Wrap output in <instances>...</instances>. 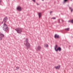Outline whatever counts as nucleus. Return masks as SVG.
Returning <instances> with one entry per match:
<instances>
[{"mask_svg": "<svg viewBox=\"0 0 73 73\" xmlns=\"http://www.w3.org/2000/svg\"><path fill=\"white\" fill-rule=\"evenodd\" d=\"M15 30L19 34H21V32H22V29L21 28H19L17 29H15Z\"/></svg>", "mask_w": 73, "mask_h": 73, "instance_id": "nucleus-3", "label": "nucleus"}, {"mask_svg": "<svg viewBox=\"0 0 73 73\" xmlns=\"http://www.w3.org/2000/svg\"><path fill=\"white\" fill-rule=\"evenodd\" d=\"M8 20V18L7 17H5L3 19V21L2 22V24H3V22H4V24L3 25V26H4L3 27V30L5 31V32H7L8 30V26L7 25H6L5 23L7 22V21Z\"/></svg>", "mask_w": 73, "mask_h": 73, "instance_id": "nucleus-1", "label": "nucleus"}, {"mask_svg": "<svg viewBox=\"0 0 73 73\" xmlns=\"http://www.w3.org/2000/svg\"><path fill=\"white\" fill-rule=\"evenodd\" d=\"M62 22H64V20H62Z\"/></svg>", "mask_w": 73, "mask_h": 73, "instance_id": "nucleus-19", "label": "nucleus"}, {"mask_svg": "<svg viewBox=\"0 0 73 73\" xmlns=\"http://www.w3.org/2000/svg\"><path fill=\"white\" fill-rule=\"evenodd\" d=\"M44 47H46V48H47V47H48V45L47 44H44Z\"/></svg>", "mask_w": 73, "mask_h": 73, "instance_id": "nucleus-11", "label": "nucleus"}, {"mask_svg": "<svg viewBox=\"0 0 73 73\" xmlns=\"http://www.w3.org/2000/svg\"><path fill=\"white\" fill-rule=\"evenodd\" d=\"M52 12V11H51L50 12V14Z\"/></svg>", "mask_w": 73, "mask_h": 73, "instance_id": "nucleus-21", "label": "nucleus"}, {"mask_svg": "<svg viewBox=\"0 0 73 73\" xmlns=\"http://www.w3.org/2000/svg\"><path fill=\"white\" fill-rule=\"evenodd\" d=\"M34 2H35V0H32Z\"/></svg>", "mask_w": 73, "mask_h": 73, "instance_id": "nucleus-20", "label": "nucleus"}, {"mask_svg": "<svg viewBox=\"0 0 73 73\" xmlns=\"http://www.w3.org/2000/svg\"><path fill=\"white\" fill-rule=\"evenodd\" d=\"M36 4H37V5H39V4H38V3H36Z\"/></svg>", "mask_w": 73, "mask_h": 73, "instance_id": "nucleus-23", "label": "nucleus"}, {"mask_svg": "<svg viewBox=\"0 0 73 73\" xmlns=\"http://www.w3.org/2000/svg\"><path fill=\"white\" fill-rule=\"evenodd\" d=\"M54 68L56 69H60V66H55L54 67Z\"/></svg>", "mask_w": 73, "mask_h": 73, "instance_id": "nucleus-8", "label": "nucleus"}, {"mask_svg": "<svg viewBox=\"0 0 73 73\" xmlns=\"http://www.w3.org/2000/svg\"><path fill=\"white\" fill-rule=\"evenodd\" d=\"M41 46H38V47H36V51H40L41 50Z\"/></svg>", "mask_w": 73, "mask_h": 73, "instance_id": "nucleus-4", "label": "nucleus"}, {"mask_svg": "<svg viewBox=\"0 0 73 73\" xmlns=\"http://www.w3.org/2000/svg\"><path fill=\"white\" fill-rule=\"evenodd\" d=\"M52 19H54V20L56 19V18L55 17H53L52 18Z\"/></svg>", "mask_w": 73, "mask_h": 73, "instance_id": "nucleus-18", "label": "nucleus"}, {"mask_svg": "<svg viewBox=\"0 0 73 73\" xmlns=\"http://www.w3.org/2000/svg\"><path fill=\"white\" fill-rule=\"evenodd\" d=\"M69 28H67L65 29V30L66 31H69Z\"/></svg>", "mask_w": 73, "mask_h": 73, "instance_id": "nucleus-14", "label": "nucleus"}, {"mask_svg": "<svg viewBox=\"0 0 73 73\" xmlns=\"http://www.w3.org/2000/svg\"><path fill=\"white\" fill-rule=\"evenodd\" d=\"M69 8L70 9V10L71 12H72L73 11V9H72V8L71 9V8L70 7H69Z\"/></svg>", "mask_w": 73, "mask_h": 73, "instance_id": "nucleus-13", "label": "nucleus"}, {"mask_svg": "<svg viewBox=\"0 0 73 73\" xmlns=\"http://www.w3.org/2000/svg\"><path fill=\"white\" fill-rule=\"evenodd\" d=\"M0 40H3V37H0Z\"/></svg>", "mask_w": 73, "mask_h": 73, "instance_id": "nucleus-17", "label": "nucleus"}, {"mask_svg": "<svg viewBox=\"0 0 73 73\" xmlns=\"http://www.w3.org/2000/svg\"><path fill=\"white\" fill-rule=\"evenodd\" d=\"M0 36L1 37H4V35L2 33H1L0 34Z\"/></svg>", "mask_w": 73, "mask_h": 73, "instance_id": "nucleus-9", "label": "nucleus"}, {"mask_svg": "<svg viewBox=\"0 0 73 73\" xmlns=\"http://www.w3.org/2000/svg\"><path fill=\"white\" fill-rule=\"evenodd\" d=\"M38 15L39 18H40V17H41V13H38Z\"/></svg>", "mask_w": 73, "mask_h": 73, "instance_id": "nucleus-10", "label": "nucleus"}, {"mask_svg": "<svg viewBox=\"0 0 73 73\" xmlns=\"http://www.w3.org/2000/svg\"><path fill=\"white\" fill-rule=\"evenodd\" d=\"M66 1H68V0H64V3H65L66 2Z\"/></svg>", "mask_w": 73, "mask_h": 73, "instance_id": "nucleus-15", "label": "nucleus"}, {"mask_svg": "<svg viewBox=\"0 0 73 73\" xmlns=\"http://www.w3.org/2000/svg\"><path fill=\"white\" fill-rule=\"evenodd\" d=\"M56 48H57V45L56 44L55 45V50H56Z\"/></svg>", "mask_w": 73, "mask_h": 73, "instance_id": "nucleus-12", "label": "nucleus"}, {"mask_svg": "<svg viewBox=\"0 0 73 73\" xmlns=\"http://www.w3.org/2000/svg\"><path fill=\"white\" fill-rule=\"evenodd\" d=\"M54 37L55 38H59L60 37L59 36V35H57V34H56L54 36Z\"/></svg>", "mask_w": 73, "mask_h": 73, "instance_id": "nucleus-7", "label": "nucleus"}, {"mask_svg": "<svg viewBox=\"0 0 73 73\" xmlns=\"http://www.w3.org/2000/svg\"><path fill=\"white\" fill-rule=\"evenodd\" d=\"M1 0H0V3H1Z\"/></svg>", "mask_w": 73, "mask_h": 73, "instance_id": "nucleus-22", "label": "nucleus"}, {"mask_svg": "<svg viewBox=\"0 0 73 73\" xmlns=\"http://www.w3.org/2000/svg\"><path fill=\"white\" fill-rule=\"evenodd\" d=\"M24 44L27 47V49L28 50L30 48V44L28 42V38H26V40L24 41Z\"/></svg>", "mask_w": 73, "mask_h": 73, "instance_id": "nucleus-2", "label": "nucleus"}, {"mask_svg": "<svg viewBox=\"0 0 73 73\" xmlns=\"http://www.w3.org/2000/svg\"><path fill=\"white\" fill-rule=\"evenodd\" d=\"M58 50H59V52L61 51V48L60 47H58L57 49L55 50V51H56V52H58Z\"/></svg>", "mask_w": 73, "mask_h": 73, "instance_id": "nucleus-6", "label": "nucleus"}, {"mask_svg": "<svg viewBox=\"0 0 73 73\" xmlns=\"http://www.w3.org/2000/svg\"><path fill=\"white\" fill-rule=\"evenodd\" d=\"M17 9L18 11L20 12L22 10L21 7L20 6H18L17 8Z\"/></svg>", "mask_w": 73, "mask_h": 73, "instance_id": "nucleus-5", "label": "nucleus"}, {"mask_svg": "<svg viewBox=\"0 0 73 73\" xmlns=\"http://www.w3.org/2000/svg\"><path fill=\"white\" fill-rule=\"evenodd\" d=\"M44 0H42V1H44Z\"/></svg>", "mask_w": 73, "mask_h": 73, "instance_id": "nucleus-24", "label": "nucleus"}, {"mask_svg": "<svg viewBox=\"0 0 73 73\" xmlns=\"http://www.w3.org/2000/svg\"><path fill=\"white\" fill-rule=\"evenodd\" d=\"M16 69H16L17 70V69H19V67L18 66L16 67Z\"/></svg>", "mask_w": 73, "mask_h": 73, "instance_id": "nucleus-16", "label": "nucleus"}]
</instances>
